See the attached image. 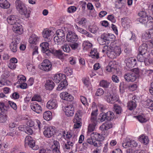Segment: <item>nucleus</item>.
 Segmentation results:
<instances>
[{"label": "nucleus", "mask_w": 153, "mask_h": 153, "mask_svg": "<svg viewBox=\"0 0 153 153\" xmlns=\"http://www.w3.org/2000/svg\"><path fill=\"white\" fill-rule=\"evenodd\" d=\"M114 43H111L109 46L105 45L103 47L102 52H107L108 56L111 59L116 58L119 56L122 52L121 48L117 46H113Z\"/></svg>", "instance_id": "nucleus-1"}, {"label": "nucleus", "mask_w": 153, "mask_h": 153, "mask_svg": "<svg viewBox=\"0 0 153 153\" xmlns=\"http://www.w3.org/2000/svg\"><path fill=\"white\" fill-rule=\"evenodd\" d=\"M16 6L19 13L27 18L30 16V12L27 10L26 6L20 0H17L15 2Z\"/></svg>", "instance_id": "nucleus-2"}, {"label": "nucleus", "mask_w": 153, "mask_h": 153, "mask_svg": "<svg viewBox=\"0 0 153 153\" xmlns=\"http://www.w3.org/2000/svg\"><path fill=\"white\" fill-rule=\"evenodd\" d=\"M9 106L5 105L2 102H0V122L1 123L5 122L7 120V116L3 113L5 111H7Z\"/></svg>", "instance_id": "nucleus-3"}, {"label": "nucleus", "mask_w": 153, "mask_h": 153, "mask_svg": "<svg viewBox=\"0 0 153 153\" xmlns=\"http://www.w3.org/2000/svg\"><path fill=\"white\" fill-rule=\"evenodd\" d=\"M104 99L107 102L114 103L118 100L119 97L116 94L108 92L105 94Z\"/></svg>", "instance_id": "nucleus-4"}, {"label": "nucleus", "mask_w": 153, "mask_h": 153, "mask_svg": "<svg viewBox=\"0 0 153 153\" xmlns=\"http://www.w3.org/2000/svg\"><path fill=\"white\" fill-rule=\"evenodd\" d=\"M52 64L47 59H45L42 63L40 67L41 70L45 71H48L51 70Z\"/></svg>", "instance_id": "nucleus-5"}, {"label": "nucleus", "mask_w": 153, "mask_h": 153, "mask_svg": "<svg viewBox=\"0 0 153 153\" xmlns=\"http://www.w3.org/2000/svg\"><path fill=\"white\" fill-rule=\"evenodd\" d=\"M81 113L80 111H77L76 113L73 120L74 122L75 123L74 126V128H79L81 126Z\"/></svg>", "instance_id": "nucleus-6"}, {"label": "nucleus", "mask_w": 153, "mask_h": 153, "mask_svg": "<svg viewBox=\"0 0 153 153\" xmlns=\"http://www.w3.org/2000/svg\"><path fill=\"white\" fill-rule=\"evenodd\" d=\"M43 53H45L47 56H50L51 53L53 54L55 56L58 57L62 56V51L60 50H56L54 48H51L50 50L49 49L44 51Z\"/></svg>", "instance_id": "nucleus-7"}, {"label": "nucleus", "mask_w": 153, "mask_h": 153, "mask_svg": "<svg viewBox=\"0 0 153 153\" xmlns=\"http://www.w3.org/2000/svg\"><path fill=\"white\" fill-rule=\"evenodd\" d=\"M67 40L71 42H77L78 37L76 34L71 31H69L67 34Z\"/></svg>", "instance_id": "nucleus-8"}, {"label": "nucleus", "mask_w": 153, "mask_h": 153, "mask_svg": "<svg viewBox=\"0 0 153 153\" xmlns=\"http://www.w3.org/2000/svg\"><path fill=\"white\" fill-rule=\"evenodd\" d=\"M25 146H29L33 149H35V148H34L35 146V141L31 136H27L26 137L25 139Z\"/></svg>", "instance_id": "nucleus-9"}, {"label": "nucleus", "mask_w": 153, "mask_h": 153, "mask_svg": "<svg viewBox=\"0 0 153 153\" xmlns=\"http://www.w3.org/2000/svg\"><path fill=\"white\" fill-rule=\"evenodd\" d=\"M54 133V128L50 126L45 129L43 134L46 137L50 138L53 135Z\"/></svg>", "instance_id": "nucleus-10"}, {"label": "nucleus", "mask_w": 153, "mask_h": 153, "mask_svg": "<svg viewBox=\"0 0 153 153\" xmlns=\"http://www.w3.org/2000/svg\"><path fill=\"white\" fill-rule=\"evenodd\" d=\"M125 62L126 63V66L129 68L134 67L136 64V59L132 57L126 59Z\"/></svg>", "instance_id": "nucleus-11"}, {"label": "nucleus", "mask_w": 153, "mask_h": 153, "mask_svg": "<svg viewBox=\"0 0 153 153\" xmlns=\"http://www.w3.org/2000/svg\"><path fill=\"white\" fill-rule=\"evenodd\" d=\"M52 33L53 32L50 30L45 29L42 32L43 36L46 41H50L52 39Z\"/></svg>", "instance_id": "nucleus-12"}, {"label": "nucleus", "mask_w": 153, "mask_h": 153, "mask_svg": "<svg viewBox=\"0 0 153 153\" xmlns=\"http://www.w3.org/2000/svg\"><path fill=\"white\" fill-rule=\"evenodd\" d=\"M124 76L125 80L128 82H134L136 79L135 74L132 72L126 73Z\"/></svg>", "instance_id": "nucleus-13"}, {"label": "nucleus", "mask_w": 153, "mask_h": 153, "mask_svg": "<svg viewBox=\"0 0 153 153\" xmlns=\"http://www.w3.org/2000/svg\"><path fill=\"white\" fill-rule=\"evenodd\" d=\"M13 30L14 32L19 34H21L23 32L22 26L19 22H17L13 25Z\"/></svg>", "instance_id": "nucleus-14"}, {"label": "nucleus", "mask_w": 153, "mask_h": 153, "mask_svg": "<svg viewBox=\"0 0 153 153\" xmlns=\"http://www.w3.org/2000/svg\"><path fill=\"white\" fill-rule=\"evenodd\" d=\"M74 108L72 105H69L65 107V113L66 115L68 117H71L74 114Z\"/></svg>", "instance_id": "nucleus-15"}, {"label": "nucleus", "mask_w": 153, "mask_h": 153, "mask_svg": "<svg viewBox=\"0 0 153 153\" xmlns=\"http://www.w3.org/2000/svg\"><path fill=\"white\" fill-rule=\"evenodd\" d=\"M74 143L73 141H67L66 143L62 145L63 149L65 151L69 152L70 149H72Z\"/></svg>", "instance_id": "nucleus-16"}, {"label": "nucleus", "mask_w": 153, "mask_h": 153, "mask_svg": "<svg viewBox=\"0 0 153 153\" xmlns=\"http://www.w3.org/2000/svg\"><path fill=\"white\" fill-rule=\"evenodd\" d=\"M30 107L33 111L37 113H40L42 111L41 106L36 102H34L31 103Z\"/></svg>", "instance_id": "nucleus-17"}, {"label": "nucleus", "mask_w": 153, "mask_h": 153, "mask_svg": "<svg viewBox=\"0 0 153 153\" xmlns=\"http://www.w3.org/2000/svg\"><path fill=\"white\" fill-rule=\"evenodd\" d=\"M116 68L115 62L111 61L109 62L108 65L106 67V70L108 72L114 73L116 71Z\"/></svg>", "instance_id": "nucleus-18"}, {"label": "nucleus", "mask_w": 153, "mask_h": 153, "mask_svg": "<svg viewBox=\"0 0 153 153\" xmlns=\"http://www.w3.org/2000/svg\"><path fill=\"white\" fill-rule=\"evenodd\" d=\"M60 97L63 100L67 101H72L73 99V97L68 93L64 92L61 93L60 94Z\"/></svg>", "instance_id": "nucleus-19"}, {"label": "nucleus", "mask_w": 153, "mask_h": 153, "mask_svg": "<svg viewBox=\"0 0 153 153\" xmlns=\"http://www.w3.org/2000/svg\"><path fill=\"white\" fill-rule=\"evenodd\" d=\"M19 39H15L10 44V49L13 52H16L17 51V44L19 42Z\"/></svg>", "instance_id": "nucleus-20"}, {"label": "nucleus", "mask_w": 153, "mask_h": 153, "mask_svg": "<svg viewBox=\"0 0 153 153\" xmlns=\"http://www.w3.org/2000/svg\"><path fill=\"white\" fill-rule=\"evenodd\" d=\"M64 134H65L66 138L69 140H67L68 141H73L75 142L77 140V135L72 132H67Z\"/></svg>", "instance_id": "nucleus-21"}, {"label": "nucleus", "mask_w": 153, "mask_h": 153, "mask_svg": "<svg viewBox=\"0 0 153 153\" xmlns=\"http://www.w3.org/2000/svg\"><path fill=\"white\" fill-rule=\"evenodd\" d=\"M57 106V101L55 100H51L47 102L46 107L51 109L56 108Z\"/></svg>", "instance_id": "nucleus-22"}, {"label": "nucleus", "mask_w": 153, "mask_h": 153, "mask_svg": "<svg viewBox=\"0 0 153 153\" xmlns=\"http://www.w3.org/2000/svg\"><path fill=\"white\" fill-rule=\"evenodd\" d=\"M98 110L96 109L95 111H92L91 114V121L92 123L94 124V125H96L97 121V115Z\"/></svg>", "instance_id": "nucleus-23"}, {"label": "nucleus", "mask_w": 153, "mask_h": 153, "mask_svg": "<svg viewBox=\"0 0 153 153\" xmlns=\"http://www.w3.org/2000/svg\"><path fill=\"white\" fill-rule=\"evenodd\" d=\"M66 78L65 75L62 74H57L54 76L53 81L56 83H58L62 80H64Z\"/></svg>", "instance_id": "nucleus-24"}, {"label": "nucleus", "mask_w": 153, "mask_h": 153, "mask_svg": "<svg viewBox=\"0 0 153 153\" xmlns=\"http://www.w3.org/2000/svg\"><path fill=\"white\" fill-rule=\"evenodd\" d=\"M8 23L11 25H14L17 22L16 16L13 15H11L8 17L7 19Z\"/></svg>", "instance_id": "nucleus-25"}, {"label": "nucleus", "mask_w": 153, "mask_h": 153, "mask_svg": "<svg viewBox=\"0 0 153 153\" xmlns=\"http://www.w3.org/2000/svg\"><path fill=\"white\" fill-rule=\"evenodd\" d=\"M91 137L95 140H96L102 141L104 140V137L100 134L96 132H93L91 134Z\"/></svg>", "instance_id": "nucleus-26"}, {"label": "nucleus", "mask_w": 153, "mask_h": 153, "mask_svg": "<svg viewBox=\"0 0 153 153\" xmlns=\"http://www.w3.org/2000/svg\"><path fill=\"white\" fill-rule=\"evenodd\" d=\"M112 127L113 125L112 123H103L100 126V129L101 131H104L112 128Z\"/></svg>", "instance_id": "nucleus-27"}, {"label": "nucleus", "mask_w": 153, "mask_h": 153, "mask_svg": "<svg viewBox=\"0 0 153 153\" xmlns=\"http://www.w3.org/2000/svg\"><path fill=\"white\" fill-rule=\"evenodd\" d=\"M139 141L145 145H146L149 143V140L148 136L144 134L140 135L139 138Z\"/></svg>", "instance_id": "nucleus-28"}, {"label": "nucleus", "mask_w": 153, "mask_h": 153, "mask_svg": "<svg viewBox=\"0 0 153 153\" xmlns=\"http://www.w3.org/2000/svg\"><path fill=\"white\" fill-rule=\"evenodd\" d=\"M147 45L146 43H143L139 47V53L145 54L147 51Z\"/></svg>", "instance_id": "nucleus-29"}, {"label": "nucleus", "mask_w": 153, "mask_h": 153, "mask_svg": "<svg viewBox=\"0 0 153 153\" xmlns=\"http://www.w3.org/2000/svg\"><path fill=\"white\" fill-rule=\"evenodd\" d=\"M144 106L151 110L153 109V101L151 100H147L143 103Z\"/></svg>", "instance_id": "nucleus-30"}, {"label": "nucleus", "mask_w": 153, "mask_h": 153, "mask_svg": "<svg viewBox=\"0 0 153 153\" xmlns=\"http://www.w3.org/2000/svg\"><path fill=\"white\" fill-rule=\"evenodd\" d=\"M54 83L51 80H48L46 81L45 84V87L47 89L52 90L54 86Z\"/></svg>", "instance_id": "nucleus-31"}, {"label": "nucleus", "mask_w": 153, "mask_h": 153, "mask_svg": "<svg viewBox=\"0 0 153 153\" xmlns=\"http://www.w3.org/2000/svg\"><path fill=\"white\" fill-rule=\"evenodd\" d=\"M137 104L135 101L131 100L127 103V108L128 110L132 111L134 110L136 108Z\"/></svg>", "instance_id": "nucleus-32"}, {"label": "nucleus", "mask_w": 153, "mask_h": 153, "mask_svg": "<svg viewBox=\"0 0 153 153\" xmlns=\"http://www.w3.org/2000/svg\"><path fill=\"white\" fill-rule=\"evenodd\" d=\"M10 4L6 0H0V6L2 8L7 9L10 7Z\"/></svg>", "instance_id": "nucleus-33"}, {"label": "nucleus", "mask_w": 153, "mask_h": 153, "mask_svg": "<svg viewBox=\"0 0 153 153\" xmlns=\"http://www.w3.org/2000/svg\"><path fill=\"white\" fill-rule=\"evenodd\" d=\"M68 85L67 82L65 80H62L59 85L57 88V90L61 91L62 89L65 88V87Z\"/></svg>", "instance_id": "nucleus-34"}, {"label": "nucleus", "mask_w": 153, "mask_h": 153, "mask_svg": "<svg viewBox=\"0 0 153 153\" xmlns=\"http://www.w3.org/2000/svg\"><path fill=\"white\" fill-rule=\"evenodd\" d=\"M39 39L37 36L35 34H32L29 39V42L30 44H36L39 41Z\"/></svg>", "instance_id": "nucleus-35"}, {"label": "nucleus", "mask_w": 153, "mask_h": 153, "mask_svg": "<svg viewBox=\"0 0 153 153\" xmlns=\"http://www.w3.org/2000/svg\"><path fill=\"white\" fill-rule=\"evenodd\" d=\"M113 108V111L116 114H120L121 113L122 109L120 106L115 104H114Z\"/></svg>", "instance_id": "nucleus-36"}, {"label": "nucleus", "mask_w": 153, "mask_h": 153, "mask_svg": "<svg viewBox=\"0 0 153 153\" xmlns=\"http://www.w3.org/2000/svg\"><path fill=\"white\" fill-rule=\"evenodd\" d=\"M91 56L92 58L98 59L99 58V53L97 52V49H92L90 52Z\"/></svg>", "instance_id": "nucleus-37"}, {"label": "nucleus", "mask_w": 153, "mask_h": 153, "mask_svg": "<svg viewBox=\"0 0 153 153\" xmlns=\"http://www.w3.org/2000/svg\"><path fill=\"white\" fill-rule=\"evenodd\" d=\"M44 119L47 121H49L52 119V113L50 111H45L43 114Z\"/></svg>", "instance_id": "nucleus-38"}, {"label": "nucleus", "mask_w": 153, "mask_h": 153, "mask_svg": "<svg viewBox=\"0 0 153 153\" xmlns=\"http://www.w3.org/2000/svg\"><path fill=\"white\" fill-rule=\"evenodd\" d=\"M125 1L124 0H118L115 3V7L118 9L122 8L125 4Z\"/></svg>", "instance_id": "nucleus-39"}, {"label": "nucleus", "mask_w": 153, "mask_h": 153, "mask_svg": "<svg viewBox=\"0 0 153 153\" xmlns=\"http://www.w3.org/2000/svg\"><path fill=\"white\" fill-rule=\"evenodd\" d=\"M53 40L55 44L59 45L62 44L65 41V39L55 36L53 38Z\"/></svg>", "instance_id": "nucleus-40"}, {"label": "nucleus", "mask_w": 153, "mask_h": 153, "mask_svg": "<svg viewBox=\"0 0 153 153\" xmlns=\"http://www.w3.org/2000/svg\"><path fill=\"white\" fill-rule=\"evenodd\" d=\"M110 83L109 82H108L106 80H101L100 83V86L105 88H107L108 87Z\"/></svg>", "instance_id": "nucleus-41"}, {"label": "nucleus", "mask_w": 153, "mask_h": 153, "mask_svg": "<svg viewBox=\"0 0 153 153\" xmlns=\"http://www.w3.org/2000/svg\"><path fill=\"white\" fill-rule=\"evenodd\" d=\"M105 113L107 120H111L114 118V114L111 111H109Z\"/></svg>", "instance_id": "nucleus-42"}, {"label": "nucleus", "mask_w": 153, "mask_h": 153, "mask_svg": "<svg viewBox=\"0 0 153 153\" xmlns=\"http://www.w3.org/2000/svg\"><path fill=\"white\" fill-rule=\"evenodd\" d=\"M49 44L47 42L42 43L40 44V47L42 48V51L43 52L44 51L48 50L49 49Z\"/></svg>", "instance_id": "nucleus-43"}, {"label": "nucleus", "mask_w": 153, "mask_h": 153, "mask_svg": "<svg viewBox=\"0 0 153 153\" xmlns=\"http://www.w3.org/2000/svg\"><path fill=\"white\" fill-rule=\"evenodd\" d=\"M17 79H18L17 83L20 84L24 82L26 80L25 77L23 75H20L17 76Z\"/></svg>", "instance_id": "nucleus-44"}, {"label": "nucleus", "mask_w": 153, "mask_h": 153, "mask_svg": "<svg viewBox=\"0 0 153 153\" xmlns=\"http://www.w3.org/2000/svg\"><path fill=\"white\" fill-rule=\"evenodd\" d=\"M57 36L59 37L65 39V33L63 30H58L56 31Z\"/></svg>", "instance_id": "nucleus-45"}, {"label": "nucleus", "mask_w": 153, "mask_h": 153, "mask_svg": "<svg viewBox=\"0 0 153 153\" xmlns=\"http://www.w3.org/2000/svg\"><path fill=\"white\" fill-rule=\"evenodd\" d=\"M98 120L101 122H103L105 120H107L106 116L105 113H102L100 114Z\"/></svg>", "instance_id": "nucleus-46"}, {"label": "nucleus", "mask_w": 153, "mask_h": 153, "mask_svg": "<svg viewBox=\"0 0 153 153\" xmlns=\"http://www.w3.org/2000/svg\"><path fill=\"white\" fill-rule=\"evenodd\" d=\"M69 45L71 49L73 50L77 49L79 46V43L77 42H71Z\"/></svg>", "instance_id": "nucleus-47"}, {"label": "nucleus", "mask_w": 153, "mask_h": 153, "mask_svg": "<svg viewBox=\"0 0 153 153\" xmlns=\"http://www.w3.org/2000/svg\"><path fill=\"white\" fill-rule=\"evenodd\" d=\"M62 48L63 50L67 53H68L70 51V45H68L67 44H65L63 45Z\"/></svg>", "instance_id": "nucleus-48"}, {"label": "nucleus", "mask_w": 153, "mask_h": 153, "mask_svg": "<svg viewBox=\"0 0 153 153\" xmlns=\"http://www.w3.org/2000/svg\"><path fill=\"white\" fill-rule=\"evenodd\" d=\"M5 80L6 76L4 75H2L1 79L0 80V87H2L6 85Z\"/></svg>", "instance_id": "nucleus-49"}, {"label": "nucleus", "mask_w": 153, "mask_h": 153, "mask_svg": "<svg viewBox=\"0 0 153 153\" xmlns=\"http://www.w3.org/2000/svg\"><path fill=\"white\" fill-rule=\"evenodd\" d=\"M137 146V143L134 140H131L128 142V146L131 147H136Z\"/></svg>", "instance_id": "nucleus-50"}, {"label": "nucleus", "mask_w": 153, "mask_h": 153, "mask_svg": "<svg viewBox=\"0 0 153 153\" xmlns=\"http://www.w3.org/2000/svg\"><path fill=\"white\" fill-rule=\"evenodd\" d=\"M96 125H94V124L92 123L89 124L88 128V132H91L93 131L95 128Z\"/></svg>", "instance_id": "nucleus-51"}, {"label": "nucleus", "mask_w": 153, "mask_h": 153, "mask_svg": "<svg viewBox=\"0 0 153 153\" xmlns=\"http://www.w3.org/2000/svg\"><path fill=\"white\" fill-rule=\"evenodd\" d=\"M143 55L139 53L137 56V60L140 62H143L144 61L145 57H144Z\"/></svg>", "instance_id": "nucleus-52"}, {"label": "nucleus", "mask_w": 153, "mask_h": 153, "mask_svg": "<svg viewBox=\"0 0 153 153\" xmlns=\"http://www.w3.org/2000/svg\"><path fill=\"white\" fill-rule=\"evenodd\" d=\"M31 100L32 101H37L40 102L42 101V99L40 96L35 95L32 97Z\"/></svg>", "instance_id": "nucleus-53"}, {"label": "nucleus", "mask_w": 153, "mask_h": 153, "mask_svg": "<svg viewBox=\"0 0 153 153\" xmlns=\"http://www.w3.org/2000/svg\"><path fill=\"white\" fill-rule=\"evenodd\" d=\"M89 31L91 33H95L98 30V28L96 26L94 25L89 27Z\"/></svg>", "instance_id": "nucleus-54"}, {"label": "nucleus", "mask_w": 153, "mask_h": 153, "mask_svg": "<svg viewBox=\"0 0 153 153\" xmlns=\"http://www.w3.org/2000/svg\"><path fill=\"white\" fill-rule=\"evenodd\" d=\"M64 73L68 75H71L72 73V71L69 67H66L64 69Z\"/></svg>", "instance_id": "nucleus-55"}, {"label": "nucleus", "mask_w": 153, "mask_h": 153, "mask_svg": "<svg viewBox=\"0 0 153 153\" xmlns=\"http://www.w3.org/2000/svg\"><path fill=\"white\" fill-rule=\"evenodd\" d=\"M137 118L139 121L141 123H145L146 121V118L141 115L137 116Z\"/></svg>", "instance_id": "nucleus-56"}, {"label": "nucleus", "mask_w": 153, "mask_h": 153, "mask_svg": "<svg viewBox=\"0 0 153 153\" xmlns=\"http://www.w3.org/2000/svg\"><path fill=\"white\" fill-rule=\"evenodd\" d=\"M109 43L108 40H105V39H100V44L101 45L108 44Z\"/></svg>", "instance_id": "nucleus-57"}, {"label": "nucleus", "mask_w": 153, "mask_h": 153, "mask_svg": "<svg viewBox=\"0 0 153 153\" xmlns=\"http://www.w3.org/2000/svg\"><path fill=\"white\" fill-rule=\"evenodd\" d=\"M104 93V91L102 89L99 88H98L96 93V95L97 96H100L102 95Z\"/></svg>", "instance_id": "nucleus-58"}, {"label": "nucleus", "mask_w": 153, "mask_h": 153, "mask_svg": "<svg viewBox=\"0 0 153 153\" xmlns=\"http://www.w3.org/2000/svg\"><path fill=\"white\" fill-rule=\"evenodd\" d=\"M147 16L145 17H140L139 19V21L140 22L142 23L145 24L147 22Z\"/></svg>", "instance_id": "nucleus-59"}, {"label": "nucleus", "mask_w": 153, "mask_h": 153, "mask_svg": "<svg viewBox=\"0 0 153 153\" xmlns=\"http://www.w3.org/2000/svg\"><path fill=\"white\" fill-rule=\"evenodd\" d=\"M142 38L145 39H147L150 38L149 35L148 34V31L143 34L142 36Z\"/></svg>", "instance_id": "nucleus-60"}, {"label": "nucleus", "mask_w": 153, "mask_h": 153, "mask_svg": "<svg viewBox=\"0 0 153 153\" xmlns=\"http://www.w3.org/2000/svg\"><path fill=\"white\" fill-rule=\"evenodd\" d=\"M27 67L28 71H32L35 69V67L30 63H28L27 65Z\"/></svg>", "instance_id": "nucleus-61"}, {"label": "nucleus", "mask_w": 153, "mask_h": 153, "mask_svg": "<svg viewBox=\"0 0 153 153\" xmlns=\"http://www.w3.org/2000/svg\"><path fill=\"white\" fill-rule=\"evenodd\" d=\"M16 66L15 64L10 62L8 64V67L11 69H14L16 68Z\"/></svg>", "instance_id": "nucleus-62"}, {"label": "nucleus", "mask_w": 153, "mask_h": 153, "mask_svg": "<svg viewBox=\"0 0 153 153\" xmlns=\"http://www.w3.org/2000/svg\"><path fill=\"white\" fill-rule=\"evenodd\" d=\"M76 8L74 6H71L69 7L68 10V12L69 13H72L75 11Z\"/></svg>", "instance_id": "nucleus-63"}, {"label": "nucleus", "mask_w": 153, "mask_h": 153, "mask_svg": "<svg viewBox=\"0 0 153 153\" xmlns=\"http://www.w3.org/2000/svg\"><path fill=\"white\" fill-rule=\"evenodd\" d=\"M111 79L112 80L115 82L118 83L119 82L118 77L114 75H112Z\"/></svg>", "instance_id": "nucleus-64"}]
</instances>
